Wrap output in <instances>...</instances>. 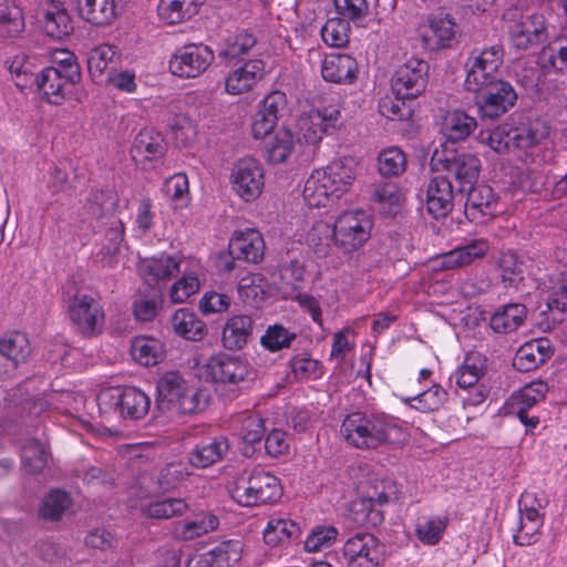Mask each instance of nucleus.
<instances>
[{
    "mask_svg": "<svg viewBox=\"0 0 567 567\" xmlns=\"http://www.w3.org/2000/svg\"><path fill=\"white\" fill-rule=\"evenodd\" d=\"M400 426L388 415L352 412L341 424L340 434L344 441L359 450H373L392 443L400 434Z\"/></svg>",
    "mask_w": 567,
    "mask_h": 567,
    "instance_id": "f257e3e1",
    "label": "nucleus"
},
{
    "mask_svg": "<svg viewBox=\"0 0 567 567\" xmlns=\"http://www.w3.org/2000/svg\"><path fill=\"white\" fill-rule=\"evenodd\" d=\"M430 165L433 172L445 173L444 176L454 178L457 183L456 193L461 195H464L465 188L478 182L482 167L481 159L476 155L447 147L441 152L436 150Z\"/></svg>",
    "mask_w": 567,
    "mask_h": 567,
    "instance_id": "f03ea898",
    "label": "nucleus"
},
{
    "mask_svg": "<svg viewBox=\"0 0 567 567\" xmlns=\"http://www.w3.org/2000/svg\"><path fill=\"white\" fill-rule=\"evenodd\" d=\"M474 94V103L482 118L497 120L515 106L518 95L514 86L501 78L487 80L476 87H464Z\"/></svg>",
    "mask_w": 567,
    "mask_h": 567,
    "instance_id": "7ed1b4c3",
    "label": "nucleus"
},
{
    "mask_svg": "<svg viewBox=\"0 0 567 567\" xmlns=\"http://www.w3.org/2000/svg\"><path fill=\"white\" fill-rule=\"evenodd\" d=\"M280 480L260 467H255L247 477H241L234 488L233 497L243 506L274 504L282 496Z\"/></svg>",
    "mask_w": 567,
    "mask_h": 567,
    "instance_id": "20e7f679",
    "label": "nucleus"
},
{
    "mask_svg": "<svg viewBox=\"0 0 567 567\" xmlns=\"http://www.w3.org/2000/svg\"><path fill=\"white\" fill-rule=\"evenodd\" d=\"M333 225L334 245L344 252H352L370 238L373 220L364 210L357 209L342 213Z\"/></svg>",
    "mask_w": 567,
    "mask_h": 567,
    "instance_id": "39448f33",
    "label": "nucleus"
},
{
    "mask_svg": "<svg viewBox=\"0 0 567 567\" xmlns=\"http://www.w3.org/2000/svg\"><path fill=\"white\" fill-rule=\"evenodd\" d=\"M66 305L71 323L79 334L91 338L103 331L104 310L95 298L75 292L68 298Z\"/></svg>",
    "mask_w": 567,
    "mask_h": 567,
    "instance_id": "423d86ee",
    "label": "nucleus"
},
{
    "mask_svg": "<svg viewBox=\"0 0 567 567\" xmlns=\"http://www.w3.org/2000/svg\"><path fill=\"white\" fill-rule=\"evenodd\" d=\"M97 400L100 409L114 410L123 419L133 421L143 419L151 406L147 394L135 386L109 389Z\"/></svg>",
    "mask_w": 567,
    "mask_h": 567,
    "instance_id": "0eeeda50",
    "label": "nucleus"
},
{
    "mask_svg": "<svg viewBox=\"0 0 567 567\" xmlns=\"http://www.w3.org/2000/svg\"><path fill=\"white\" fill-rule=\"evenodd\" d=\"M213 49L203 43H187L172 54L168 68L173 75L181 79L200 76L214 62Z\"/></svg>",
    "mask_w": 567,
    "mask_h": 567,
    "instance_id": "6e6552de",
    "label": "nucleus"
},
{
    "mask_svg": "<svg viewBox=\"0 0 567 567\" xmlns=\"http://www.w3.org/2000/svg\"><path fill=\"white\" fill-rule=\"evenodd\" d=\"M430 64L419 58H410L399 65L391 78L394 95L413 101L420 96L429 83Z\"/></svg>",
    "mask_w": 567,
    "mask_h": 567,
    "instance_id": "1a4fd4ad",
    "label": "nucleus"
},
{
    "mask_svg": "<svg viewBox=\"0 0 567 567\" xmlns=\"http://www.w3.org/2000/svg\"><path fill=\"white\" fill-rule=\"evenodd\" d=\"M265 241L259 231L248 229L235 234L229 244L228 250L219 258V267L224 272H230L235 268V261L257 264L262 260Z\"/></svg>",
    "mask_w": 567,
    "mask_h": 567,
    "instance_id": "9d476101",
    "label": "nucleus"
},
{
    "mask_svg": "<svg viewBox=\"0 0 567 567\" xmlns=\"http://www.w3.org/2000/svg\"><path fill=\"white\" fill-rule=\"evenodd\" d=\"M505 51L502 44L484 48L478 54H471L465 62L466 78L464 87H476L487 80L498 78Z\"/></svg>",
    "mask_w": 567,
    "mask_h": 567,
    "instance_id": "9b49d317",
    "label": "nucleus"
},
{
    "mask_svg": "<svg viewBox=\"0 0 567 567\" xmlns=\"http://www.w3.org/2000/svg\"><path fill=\"white\" fill-rule=\"evenodd\" d=\"M505 51L502 44L484 48L478 54H471L465 62L466 78L464 87H476L487 80L498 78Z\"/></svg>",
    "mask_w": 567,
    "mask_h": 567,
    "instance_id": "f8f14e48",
    "label": "nucleus"
},
{
    "mask_svg": "<svg viewBox=\"0 0 567 567\" xmlns=\"http://www.w3.org/2000/svg\"><path fill=\"white\" fill-rule=\"evenodd\" d=\"M230 181L233 189L240 198L245 202L255 200L265 185L264 168L252 157L239 159L233 167Z\"/></svg>",
    "mask_w": 567,
    "mask_h": 567,
    "instance_id": "ddd939ff",
    "label": "nucleus"
},
{
    "mask_svg": "<svg viewBox=\"0 0 567 567\" xmlns=\"http://www.w3.org/2000/svg\"><path fill=\"white\" fill-rule=\"evenodd\" d=\"M204 370L206 378L215 383L238 384L247 379L249 364L239 355L218 352L208 359Z\"/></svg>",
    "mask_w": 567,
    "mask_h": 567,
    "instance_id": "4468645a",
    "label": "nucleus"
},
{
    "mask_svg": "<svg viewBox=\"0 0 567 567\" xmlns=\"http://www.w3.org/2000/svg\"><path fill=\"white\" fill-rule=\"evenodd\" d=\"M456 23L450 13L430 14L427 23L421 29L422 45L429 51L450 49L456 42Z\"/></svg>",
    "mask_w": 567,
    "mask_h": 567,
    "instance_id": "2eb2a0df",
    "label": "nucleus"
},
{
    "mask_svg": "<svg viewBox=\"0 0 567 567\" xmlns=\"http://www.w3.org/2000/svg\"><path fill=\"white\" fill-rule=\"evenodd\" d=\"M508 35L517 50H528L544 43L548 39V23L543 13L526 14L519 23L508 27Z\"/></svg>",
    "mask_w": 567,
    "mask_h": 567,
    "instance_id": "dca6fc26",
    "label": "nucleus"
},
{
    "mask_svg": "<svg viewBox=\"0 0 567 567\" xmlns=\"http://www.w3.org/2000/svg\"><path fill=\"white\" fill-rule=\"evenodd\" d=\"M454 187L449 176L436 175L425 186L427 213L435 219L446 217L454 207Z\"/></svg>",
    "mask_w": 567,
    "mask_h": 567,
    "instance_id": "f3484780",
    "label": "nucleus"
},
{
    "mask_svg": "<svg viewBox=\"0 0 567 567\" xmlns=\"http://www.w3.org/2000/svg\"><path fill=\"white\" fill-rule=\"evenodd\" d=\"M286 105V94L280 91H272L261 100L251 124L252 134L256 138H264L274 131L279 113L284 111Z\"/></svg>",
    "mask_w": 567,
    "mask_h": 567,
    "instance_id": "a211bd4d",
    "label": "nucleus"
},
{
    "mask_svg": "<svg viewBox=\"0 0 567 567\" xmlns=\"http://www.w3.org/2000/svg\"><path fill=\"white\" fill-rule=\"evenodd\" d=\"M302 195L310 207H324L330 197L339 198L341 193L324 167L311 173L305 183Z\"/></svg>",
    "mask_w": 567,
    "mask_h": 567,
    "instance_id": "6ab92c4d",
    "label": "nucleus"
},
{
    "mask_svg": "<svg viewBox=\"0 0 567 567\" xmlns=\"http://www.w3.org/2000/svg\"><path fill=\"white\" fill-rule=\"evenodd\" d=\"M507 128L515 150L532 148L549 135V126L538 117H523L515 125L507 126Z\"/></svg>",
    "mask_w": 567,
    "mask_h": 567,
    "instance_id": "aec40b11",
    "label": "nucleus"
},
{
    "mask_svg": "<svg viewBox=\"0 0 567 567\" xmlns=\"http://www.w3.org/2000/svg\"><path fill=\"white\" fill-rule=\"evenodd\" d=\"M553 354L554 349L549 339H534L518 348L513 367L519 372H529L548 361Z\"/></svg>",
    "mask_w": 567,
    "mask_h": 567,
    "instance_id": "412c9836",
    "label": "nucleus"
},
{
    "mask_svg": "<svg viewBox=\"0 0 567 567\" xmlns=\"http://www.w3.org/2000/svg\"><path fill=\"white\" fill-rule=\"evenodd\" d=\"M489 249L488 241L485 239H471L464 245L442 254L439 257L440 268L443 270H454L472 265L475 260L483 258Z\"/></svg>",
    "mask_w": 567,
    "mask_h": 567,
    "instance_id": "4be33fe9",
    "label": "nucleus"
},
{
    "mask_svg": "<svg viewBox=\"0 0 567 567\" xmlns=\"http://www.w3.org/2000/svg\"><path fill=\"white\" fill-rule=\"evenodd\" d=\"M230 449L224 435L208 437L197 443L188 455L189 463L197 468H207L223 461Z\"/></svg>",
    "mask_w": 567,
    "mask_h": 567,
    "instance_id": "5701e85b",
    "label": "nucleus"
},
{
    "mask_svg": "<svg viewBox=\"0 0 567 567\" xmlns=\"http://www.w3.org/2000/svg\"><path fill=\"white\" fill-rule=\"evenodd\" d=\"M358 63L349 54H329L321 62V75L327 82L351 84L358 78Z\"/></svg>",
    "mask_w": 567,
    "mask_h": 567,
    "instance_id": "b1692460",
    "label": "nucleus"
},
{
    "mask_svg": "<svg viewBox=\"0 0 567 567\" xmlns=\"http://www.w3.org/2000/svg\"><path fill=\"white\" fill-rule=\"evenodd\" d=\"M240 558V543L229 539L219 543L214 548L190 557L186 567H230L233 561Z\"/></svg>",
    "mask_w": 567,
    "mask_h": 567,
    "instance_id": "393cba45",
    "label": "nucleus"
},
{
    "mask_svg": "<svg viewBox=\"0 0 567 567\" xmlns=\"http://www.w3.org/2000/svg\"><path fill=\"white\" fill-rule=\"evenodd\" d=\"M265 75V63L259 59L247 60L243 65L235 69L226 78V91L229 94H241L247 92L262 80Z\"/></svg>",
    "mask_w": 567,
    "mask_h": 567,
    "instance_id": "a878e982",
    "label": "nucleus"
},
{
    "mask_svg": "<svg viewBox=\"0 0 567 567\" xmlns=\"http://www.w3.org/2000/svg\"><path fill=\"white\" fill-rule=\"evenodd\" d=\"M255 320L249 315H235L230 317L221 333V342L227 350H241L252 339Z\"/></svg>",
    "mask_w": 567,
    "mask_h": 567,
    "instance_id": "bb28decb",
    "label": "nucleus"
},
{
    "mask_svg": "<svg viewBox=\"0 0 567 567\" xmlns=\"http://www.w3.org/2000/svg\"><path fill=\"white\" fill-rule=\"evenodd\" d=\"M120 61L117 48L110 44H102L93 49L87 56V70L92 80L103 83L116 72Z\"/></svg>",
    "mask_w": 567,
    "mask_h": 567,
    "instance_id": "cd10ccee",
    "label": "nucleus"
},
{
    "mask_svg": "<svg viewBox=\"0 0 567 567\" xmlns=\"http://www.w3.org/2000/svg\"><path fill=\"white\" fill-rule=\"evenodd\" d=\"M122 0H76L79 16L95 27L110 25L118 16Z\"/></svg>",
    "mask_w": 567,
    "mask_h": 567,
    "instance_id": "c85d7f7f",
    "label": "nucleus"
},
{
    "mask_svg": "<svg viewBox=\"0 0 567 567\" xmlns=\"http://www.w3.org/2000/svg\"><path fill=\"white\" fill-rule=\"evenodd\" d=\"M464 194H466L464 213L470 221H476L492 214L491 208L495 204L496 196L491 186L476 182L472 187L465 188Z\"/></svg>",
    "mask_w": 567,
    "mask_h": 567,
    "instance_id": "c756f323",
    "label": "nucleus"
},
{
    "mask_svg": "<svg viewBox=\"0 0 567 567\" xmlns=\"http://www.w3.org/2000/svg\"><path fill=\"white\" fill-rule=\"evenodd\" d=\"M257 44V38L248 30H241L234 35L227 37L218 53V56L233 65L246 62L251 50Z\"/></svg>",
    "mask_w": 567,
    "mask_h": 567,
    "instance_id": "7c9ffc66",
    "label": "nucleus"
},
{
    "mask_svg": "<svg viewBox=\"0 0 567 567\" xmlns=\"http://www.w3.org/2000/svg\"><path fill=\"white\" fill-rule=\"evenodd\" d=\"M166 151L167 144L163 134L150 127H145L137 133L131 148L134 158L141 156L147 161L164 157Z\"/></svg>",
    "mask_w": 567,
    "mask_h": 567,
    "instance_id": "2f4dec72",
    "label": "nucleus"
},
{
    "mask_svg": "<svg viewBox=\"0 0 567 567\" xmlns=\"http://www.w3.org/2000/svg\"><path fill=\"white\" fill-rule=\"evenodd\" d=\"M527 308L519 302L499 307L491 317L489 326L497 333H509L523 326Z\"/></svg>",
    "mask_w": 567,
    "mask_h": 567,
    "instance_id": "473e14b6",
    "label": "nucleus"
},
{
    "mask_svg": "<svg viewBox=\"0 0 567 567\" xmlns=\"http://www.w3.org/2000/svg\"><path fill=\"white\" fill-rule=\"evenodd\" d=\"M171 324L174 332L186 340L200 341L207 334L206 323L187 308L175 311Z\"/></svg>",
    "mask_w": 567,
    "mask_h": 567,
    "instance_id": "72a5a7b5",
    "label": "nucleus"
},
{
    "mask_svg": "<svg viewBox=\"0 0 567 567\" xmlns=\"http://www.w3.org/2000/svg\"><path fill=\"white\" fill-rule=\"evenodd\" d=\"M349 519L361 527L370 528L380 526L384 520V515L370 495L358 497L351 502Z\"/></svg>",
    "mask_w": 567,
    "mask_h": 567,
    "instance_id": "f704fd0d",
    "label": "nucleus"
},
{
    "mask_svg": "<svg viewBox=\"0 0 567 567\" xmlns=\"http://www.w3.org/2000/svg\"><path fill=\"white\" fill-rule=\"evenodd\" d=\"M340 110L336 106H324L311 113L309 122L311 126L303 134L307 143L316 144L322 140L323 134H330L337 126Z\"/></svg>",
    "mask_w": 567,
    "mask_h": 567,
    "instance_id": "c9c22d12",
    "label": "nucleus"
},
{
    "mask_svg": "<svg viewBox=\"0 0 567 567\" xmlns=\"http://www.w3.org/2000/svg\"><path fill=\"white\" fill-rule=\"evenodd\" d=\"M538 63L545 73H567V37L557 38L544 47Z\"/></svg>",
    "mask_w": 567,
    "mask_h": 567,
    "instance_id": "e433bc0d",
    "label": "nucleus"
},
{
    "mask_svg": "<svg viewBox=\"0 0 567 567\" xmlns=\"http://www.w3.org/2000/svg\"><path fill=\"white\" fill-rule=\"evenodd\" d=\"M35 82L38 89L50 104H62L65 99V86L68 83L54 66L43 69L35 78Z\"/></svg>",
    "mask_w": 567,
    "mask_h": 567,
    "instance_id": "4c0bfd02",
    "label": "nucleus"
},
{
    "mask_svg": "<svg viewBox=\"0 0 567 567\" xmlns=\"http://www.w3.org/2000/svg\"><path fill=\"white\" fill-rule=\"evenodd\" d=\"M501 281L505 288L518 289L525 280V264L512 251L502 252L497 260Z\"/></svg>",
    "mask_w": 567,
    "mask_h": 567,
    "instance_id": "58836bf2",
    "label": "nucleus"
},
{
    "mask_svg": "<svg viewBox=\"0 0 567 567\" xmlns=\"http://www.w3.org/2000/svg\"><path fill=\"white\" fill-rule=\"evenodd\" d=\"M131 353L140 364L153 367L165 358V348L156 338L140 336L133 340Z\"/></svg>",
    "mask_w": 567,
    "mask_h": 567,
    "instance_id": "ea45409f",
    "label": "nucleus"
},
{
    "mask_svg": "<svg viewBox=\"0 0 567 567\" xmlns=\"http://www.w3.org/2000/svg\"><path fill=\"white\" fill-rule=\"evenodd\" d=\"M218 523L213 514H198L193 519L177 522L173 533L178 539L192 540L216 529Z\"/></svg>",
    "mask_w": 567,
    "mask_h": 567,
    "instance_id": "a19ab883",
    "label": "nucleus"
},
{
    "mask_svg": "<svg viewBox=\"0 0 567 567\" xmlns=\"http://www.w3.org/2000/svg\"><path fill=\"white\" fill-rule=\"evenodd\" d=\"M300 534V526L296 522L286 518H272L264 530V540L270 546H277L298 539Z\"/></svg>",
    "mask_w": 567,
    "mask_h": 567,
    "instance_id": "79ce46f5",
    "label": "nucleus"
},
{
    "mask_svg": "<svg viewBox=\"0 0 567 567\" xmlns=\"http://www.w3.org/2000/svg\"><path fill=\"white\" fill-rule=\"evenodd\" d=\"M43 28L49 37L58 40L70 35L74 30L72 19L61 3L53 4V9L45 12Z\"/></svg>",
    "mask_w": 567,
    "mask_h": 567,
    "instance_id": "37998d69",
    "label": "nucleus"
},
{
    "mask_svg": "<svg viewBox=\"0 0 567 567\" xmlns=\"http://www.w3.org/2000/svg\"><path fill=\"white\" fill-rule=\"evenodd\" d=\"M476 120L463 111H453L445 116L443 132L449 141L458 142L470 136L476 127Z\"/></svg>",
    "mask_w": 567,
    "mask_h": 567,
    "instance_id": "c03bdc74",
    "label": "nucleus"
},
{
    "mask_svg": "<svg viewBox=\"0 0 567 567\" xmlns=\"http://www.w3.org/2000/svg\"><path fill=\"white\" fill-rule=\"evenodd\" d=\"M447 400V392L439 384L434 383L427 390L413 398H408L404 402L422 413L437 411Z\"/></svg>",
    "mask_w": 567,
    "mask_h": 567,
    "instance_id": "a18cd8bd",
    "label": "nucleus"
},
{
    "mask_svg": "<svg viewBox=\"0 0 567 567\" xmlns=\"http://www.w3.org/2000/svg\"><path fill=\"white\" fill-rule=\"evenodd\" d=\"M187 386L178 372H166L157 381V405L175 404Z\"/></svg>",
    "mask_w": 567,
    "mask_h": 567,
    "instance_id": "49530a36",
    "label": "nucleus"
},
{
    "mask_svg": "<svg viewBox=\"0 0 567 567\" xmlns=\"http://www.w3.org/2000/svg\"><path fill=\"white\" fill-rule=\"evenodd\" d=\"M118 204V196L112 189L93 190L89 198V212L96 218L111 219Z\"/></svg>",
    "mask_w": 567,
    "mask_h": 567,
    "instance_id": "de8ad7c7",
    "label": "nucleus"
},
{
    "mask_svg": "<svg viewBox=\"0 0 567 567\" xmlns=\"http://www.w3.org/2000/svg\"><path fill=\"white\" fill-rule=\"evenodd\" d=\"M320 33L323 42L329 47L343 48L349 43L350 20L340 16L328 19Z\"/></svg>",
    "mask_w": 567,
    "mask_h": 567,
    "instance_id": "09e8293b",
    "label": "nucleus"
},
{
    "mask_svg": "<svg viewBox=\"0 0 567 567\" xmlns=\"http://www.w3.org/2000/svg\"><path fill=\"white\" fill-rule=\"evenodd\" d=\"M281 279L292 287L295 291H300L301 284L305 280L306 265L302 256H295L288 252L286 259H282L279 266Z\"/></svg>",
    "mask_w": 567,
    "mask_h": 567,
    "instance_id": "8fccbe9b",
    "label": "nucleus"
},
{
    "mask_svg": "<svg viewBox=\"0 0 567 567\" xmlns=\"http://www.w3.org/2000/svg\"><path fill=\"white\" fill-rule=\"evenodd\" d=\"M187 508L186 502L182 498H166L147 504L143 513L150 518L168 519L183 515Z\"/></svg>",
    "mask_w": 567,
    "mask_h": 567,
    "instance_id": "3c124183",
    "label": "nucleus"
},
{
    "mask_svg": "<svg viewBox=\"0 0 567 567\" xmlns=\"http://www.w3.org/2000/svg\"><path fill=\"white\" fill-rule=\"evenodd\" d=\"M378 169L383 176H399L406 169V157L399 147L383 150L378 157Z\"/></svg>",
    "mask_w": 567,
    "mask_h": 567,
    "instance_id": "603ef678",
    "label": "nucleus"
},
{
    "mask_svg": "<svg viewBox=\"0 0 567 567\" xmlns=\"http://www.w3.org/2000/svg\"><path fill=\"white\" fill-rule=\"evenodd\" d=\"M21 458L22 465L28 473L38 474L48 464V452L38 440L31 439L24 445Z\"/></svg>",
    "mask_w": 567,
    "mask_h": 567,
    "instance_id": "864d4df0",
    "label": "nucleus"
},
{
    "mask_svg": "<svg viewBox=\"0 0 567 567\" xmlns=\"http://www.w3.org/2000/svg\"><path fill=\"white\" fill-rule=\"evenodd\" d=\"M0 349L20 365L31 354V347L28 337L21 332H12L0 340Z\"/></svg>",
    "mask_w": 567,
    "mask_h": 567,
    "instance_id": "5fc2aeb1",
    "label": "nucleus"
},
{
    "mask_svg": "<svg viewBox=\"0 0 567 567\" xmlns=\"http://www.w3.org/2000/svg\"><path fill=\"white\" fill-rule=\"evenodd\" d=\"M70 505L69 495L61 489H52L43 498L39 511L40 517L48 520H59Z\"/></svg>",
    "mask_w": 567,
    "mask_h": 567,
    "instance_id": "6e6d98bb",
    "label": "nucleus"
},
{
    "mask_svg": "<svg viewBox=\"0 0 567 567\" xmlns=\"http://www.w3.org/2000/svg\"><path fill=\"white\" fill-rule=\"evenodd\" d=\"M296 338L295 332L289 331L282 324L276 323L267 328L265 334L260 338V343L265 349L277 352L290 348Z\"/></svg>",
    "mask_w": 567,
    "mask_h": 567,
    "instance_id": "4d7b16f0",
    "label": "nucleus"
},
{
    "mask_svg": "<svg viewBox=\"0 0 567 567\" xmlns=\"http://www.w3.org/2000/svg\"><path fill=\"white\" fill-rule=\"evenodd\" d=\"M307 243L319 255H327L328 248L334 245V225L327 221H317L307 235Z\"/></svg>",
    "mask_w": 567,
    "mask_h": 567,
    "instance_id": "13d9d810",
    "label": "nucleus"
},
{
    "mask_svg": "<svg viewBox=\"0 0 567 567\" xmlns=\"http://www.w3.org/2000/svg\"><path fill=\"white\" fill-rule=\"evenodd\" d=\"M354 158L342 157L326 166L329 175L336 181L337 187L343 194L354 179Z\"/></svg>",
    "mask_w": 567,
    "mask_h": 567,
    "instance_id": "bf43d9fd",
    "label": "nucleus"
},
{
    "mask_svg": "<svg viewBox=\"0 0 567 567\" xmlns=\"http://www.w3.org/2000/svg\"><path fill=\"white\" fill-rule=\"evenodd\" d=\"M289 364L295 377L298 379L316 380L323 374L320 361L312 359L307 352L293 355Z\"/></svg>",
    "mask_w": 567,
    "mask_h": 567,
    "instance_id": "052dcab7",
    "label": "nucleus"
},
{
    "mask_svg": "<svg viewBox=\"0 0 567 567\" xmlns=\"http://www.w3.org/2000/svg\"><path fill=\"white\" fill-rule=\"evenodd\" d=\"M411 102L408 97H384L379 103V112L382 116L392 121L410 120L413 115V109L408 103Z\"/></svg>",
    "mask_w": 567,
    "mask_h": 567,
    "instance_id": "680f3d73",
    "label": "nucleus"
},
{
    "mask_svg": "<svg viewBox=\"0 0 567 567\" xmlns=\"http://www.w3.org/2000/svg\"><path fill=\"white\" fill-rule=\"evenodd\" d=\"M24 30L22 10L14 3L0 8V32L7 37H17Z\"/></svg>",
    "mask_w": 567,
    "mask_h": 567,
    "instance_id": "e2e57ef3",
    "label": "nucleus"
},
{
    "mask_svg": "<svg viewBox=\"0 0 567 567\" xmlns=\"http://www.w3.org/2000/svg\"><path fill=\"white\" fill-rule=\"evenodd\" d=\"M107 226L104 235V243L102 246L101 252L104 256H115L120 252L121 246L124 241V224L123 221L116 217L112 216L105 223Z\"/></svg>",
    "mask_w": 567,
    "mask_h": 567,
    "instance_id": "0e129e2a",
    "label": "nucleus"
},
{
    "mask_svg": "<svg viewBox=\"0 0 567 567\" xmlns=\"http://www.w3.org/2000/svg\"><path fill=\"white\" fill-rule=\"evenodd\" d=\"M447 522L446 517L430 518L416 525L415 534L423 544L430 546L436 545L443 537Z\"/></svg>",
    "mask_w": 567,
    "mask_h": 567,
    "instance_id": "69168bd1",
    "label": "nucleus"
},
{
    "mask_svg": "<svg viewBox=\"0 0 567 567\" xmlns=\"http://www.w3.org/2000/svg\"><path fill=\"white\" fill-rule=\"evenodd\" d=\"M265 433V420L259 414L250 413L241 419L239 430L241 442L258 443V445H261Z\"/></svg>",
    "mask_w": 567,
    "mask_h": 567,
    "instance_id": "338daca9",
    "label": "nucleus"
},
{
    "mask_svg": "<svg viewBox=\"0 0 567 567\" xmlns=\"http://www.w3.org/2000/svg\"><path fill=\"white\" fill-rule=\"evenodd\" d=\"M567 311V285H561L557 291L549 295L546 301V311L548 312L547 320L551 321L553 326L559 324L564 321V316Z\"/></svg>",
    "mask_w": 567,
    "mask_h": 567,
    "instance_id": "774afa93",
    "label": "nucleus"
}]
</instances>
